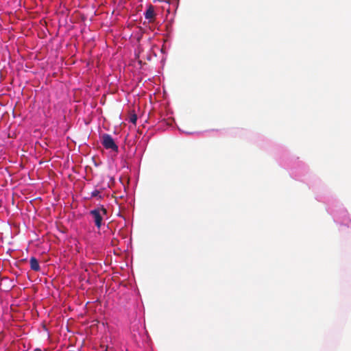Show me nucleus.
Instances as JSON below:
<instances>
[{
	"mask_svg": "<svg viewBox=\"0 0 351 351\" xmlns=\"http://www.w3.org/2000/svg\"><path fill=\"white\" fill-rule=\"evenodd\" d=\"M279 163L285 169H288L291 163L293 167L289 169L291 176L295 180L307 182L309 187L315 192V198L318 201L326 204L327 211L332 215L337 224L351 227V219L348 217L347 210L330 195L327 187L319 178L308 175V167L304 162L298 159H290L288 156L285 155L279 161Z\"/></svg>",
	"mask_w": 351,
	"mask_h": 351,
	"instance_id": "obj_1",
	"label": "nucleus"
},
{
	"mask_svg": "<svg viewBox=\"0 0 351 351\" xmlns=\"http://www.w3.org/2000/svg\"><path fill=\"white\" fill-rule=\"evenodd\" d=\"M107 208L101 204H97L95 208L89 211V215L91 216L97 229H101L103 225L104 217L107 215Z\"/></svg>",
	"mask_w": 351,
	"mask_h": 351,
	"instance_id": "obj_2",
	"label": "nucleus"
},
{
	"mask_svg": "<svg viewBox=\"0 0 351 351\" xmlns=\"http://www.w3.org/2000/svg\"><path fill=\"white\" fill-rule=\"evenodd\" d=\"M102 145L106 149H112L114 152H118L119 147L114 142V138L109 134H103L101 137Z\"/></svg>",
	"mask_w": 351,
	"mask_h": 351,
	"instance_id": "obj_3",
	"label": "nucleus"
},
{
	"mask_svg": "<svg viewBox=\"0 0 351 351\" xmlns=\"http://www.w3.org/2000/svg\"><path fill=\"white\" fill-rule=\"evenodd\" d=\"M99 186L97 185L94 190H93L90 193H89L87 196L84 197V199L90 200L93 197H96L97 200H101L103 199V195H101V191L104 189V188L100 187L98 189Z\"/></svg>",
	"mask_w": 351,
	"mask_h": 351,
	"instance_id": "obj_4",
	"label": "nucleus"
},
{
	"mask_svg": "<svg viewBox=\"0 0 351 351\" xmlns=\"http://www.w3.org/2000/svg\"><path fill=\"white\" fill-rule=\"evenodd\" d=\"M155 16L154 7L150 5L145 12V17L148 19L149 22L152 21Z\"/></svg>",
	"mask_w": 351,
	"mask_h": 351,
	"instance_id": "obj_5",
	"label": "nucleus"
},
{
	"mask_svg": "<svg viewBox=\"0 0 351 351\" xmlns=\"http://www.w3.org/2000/svg\"><path fill=\"white\" fill-rule=\"evenodd\" d=\"M29 264H30V268L32 270L35 271H38L40 270V267L38 261L36 257L32 256L30 258Z\"/></svg>",
	"mask_w": 351,
	"mask_h": 351,
	"instance_id": "obj_6",
	"label": "nucleus"
},
{
	"mask_svg": "<svg viewBox=\"0 0 351 351\" xmlns=\"http://www.w3.org/2000/svg\"><path fill=\"white\" fill-rule=\"evenodd\" d=\"M137 121V114L132 113L130 114L129 121L134 125H136Z\"/></svg>",
	"mask_w": 351,
	"mask_h": 351,
	"instance_id": "obj_7",
	"label": "nucleus"
},
{
	"mask_svg": "<svg viewBox=\"0 0 351 351\" xmlns=\"http://www.w3.org/2000/svg\"><path fill=\"white\" fill-rule=\"evenodd\" d=\"M17 111H14V110H12V114L14 117H16V112Z\"/></svg>",
	"mask_w": 351,
	"mask_h": 351,
	"instance_id": "obj_8",
	"label": "nucleus"
},
{
	"mask_svg": "<svg viewBox=\"0 0 351 351\" xmlns=\"http://www.w3.org/2000/svg\"><path fill=\"white\" fill-rule=\"evenodd\" d=\"M184 133H186V134H195V132H184Z\"/></svg>",
	"mask_w": 351,
	"mask_h": 351,
	"instance_id": "obj_9",
	"label": "nucleus"
}]
</instances>
